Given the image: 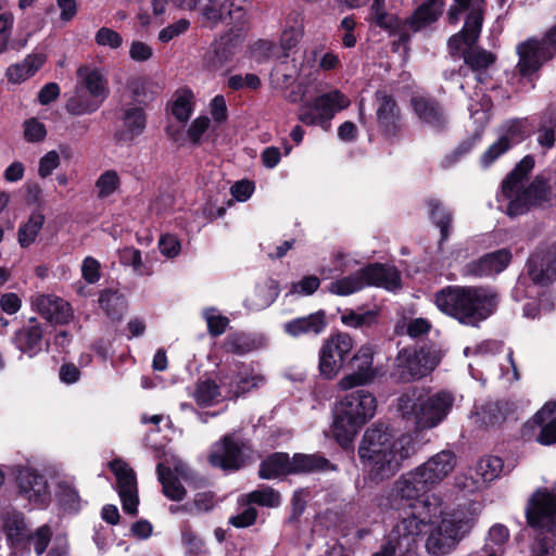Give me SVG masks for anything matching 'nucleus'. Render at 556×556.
<instances>
[{
  "label": "nucleus",
  "instance_id": "f257e3e1",
  "mask_svg": "<svg viewBox=\"0 0 556 556\" xmlns=\"http://www.w3.org/2000/svg\"><path fill=\"white\" fill-rule=\"evenodd\" d=\"M430 489L416 467L397 478L380 505L400 511V520L393 528L394 538L412 539L425 533L427 552L443 556L470 533L478 511L475 504L448 509L439 496L425 495Z\"/></svg>",
  "mask_w": 556,
  "mask_h": 556
},
{
  "label": "nucleus",
  "instance_id": "f03ea898",
  "mask_svg": "<svg viewBox=\"0 0 556 556\" xmlns=\"http://www.w3.org/2000/svg\"><path fill=\"white\" fill-rule=\"evenodd\" d=\"M413 454L414 443L409 434L394 437L379 427L368 428L358 447L364 468L375 481L394 476Z\"/></svg>",
  "mask_w": 556,
  "mask_h": 556
},
{
  "label": "nucleus",
  "instance_id": "7ed1b4c3",
  "mask_svg": "<svg viewBox=\"0 0 556 556\" xmlns=\"http://www.w3.org/2000/svg\"><path fill=\"white\" fill-rule=\"evenodd\" d=\"M434 303L439 311L460 324L477 327L493 314L497 296L485 288L450 286L435 293Z\"/></svg>",
  "mask_w": 556,
  "mask_h": 556
},
{
  "label": "nucleus",
  "instance_id": "20e7f679",
  "mask_svg": "<svg viewBox=\"0 0 556 556\" xmlns=\"http://www.w3.org/2000/svg\"><path fill=\"white\" fill-rule=\"evenodd\" d=\"M455 400L450 391L429 392L413 388L399 396L396 409L403 420L424 431L442 424L452 412Z\"/></svg>",
  "mask_w": 556,
  "mask_h": 556
},
{
  "label": "nucleus",
  "instance_id": "39448f33",
  "mask_svg": "<svg viewBox=\"0 0 556 556\" xmlns=\"http://www.w3.org/2000/svg\"><path fill=\"white\" fill-rule=\"evenodd\" d=\"M533 166V159L525 156L502 184L497 194L498 210L510 217L527 213L531 206L546 198L547 188L542 177L527 184V176Z\"/></svg>",
  "mask_w": 556,
  "mask_h": 556
},
{
  "label": "nucleus",
  "instance_id": "423d86ee",
  "mask_svg": "<svg viewBox=\"0 0 556 556\" xmlns=\"http://www.w3.org/2000/svg\"><path fill=\"white\" fill-rule=\"evenodd\" d=\"M377 410V400L367 390L353 391L340 399L333 409L332 434L344 448L351 446L358 431Z\"/></svg>",
  "mask_w": 556,
  "mask_h": 556
},
{
  "label": "nucleus",
  "instance_id": "0eeeda50",
  "mask_svg": "<svg viewBox=\"0 0 556 556\" xmlns=\"http://www.w3.org/2000/svg\"><path fill=\"white\" fill-rule=\"evenodd\" d=\"M401 278L394 267L370 265L363 267L352 275L333 280L327 286V291L339 296H348L368 286L395 290L400 287Z\"/></svg>",
  "mask_w": 556,
  "mask_h": 556
},
{
  "label": "nucleus",
  "instance_id": "6e6552de",
  "mask_svg": "<svg viewBox=\"0 0 556 556\" xmlns=\"http://www.w3.org/2000/svg\"><path fill=\"white\" fill-rule=\"evenodd\" d=\"M442 357L443 352L437 346L421 348L418 351L403 349L394 361L392 376L401 382L420 379L429 375Z\"/></svg>",
  "mask_w": 556,
  "mask_h": 556
},
{
  "label": "nucleus",
  "instance_id": "1a4fd4ad",
  "mask_svg": "<svg viewBox=\"0 0 556 556\" xmlns=\"http://www.w3.org/2000/svg\"><path fill=\"white\" fill-rule=\"evenodd\" d=\"M329 467V462L319 455L295 454L290 459L286 453H275L262 462L260 477L276 479L286 475L326 470Z\"/></svg>",
  "mask_w": 556,
  "mask_h": 556
},
{
  "label": "nucleus",
  "instance_id": "9d476101",
  "mask_svg": "<svg viewBox=\"0 0 556 556\" xmlns=\"http://www.w3.org/2000/svg\"><path fill=\"white\" fill-rule=\"evenodd\" d=\"M350 105V100L341 91L333 90L317 97L313 102H305L299 109V119L308 126L330 127L334 113Z\"/></svg>",
  "mask_w": 556,
  "mask_h": 556
},
{
  "label": "nucleus",
  "instance_id": "9b49d317",
  "mask_svg": "<svg viewBox=\"0 0 556 556\" xmlns=\"http://www.w3.org/2000/svg\"><path fill=\"white\" fill-rule=\"evenodd\" d=\"M353 346V339L348 333L330 336L323 343L318 354V370L320 376L325 379H333L342 369Z\"/></svg>",
  "mask_w": 556,
  "mask_h": 556
},
{
  "label": "nucleus",
  "instance_id": "f8f14e48",
  "mask_svg": "<svg viewBox=\"0 0 556 556\" xmlns=\"http://www.w3.org/2000/svg\"><path fill=\"white\" fill-rule=\"evenodd\" d=\"M376 118L383 136L401 137L405 135L406 124L396 100L384 90L375 93Z\"/></svg>",
  "mask_w": 556,
  "mask_h": 556
},
{
  "label": "nucleus",
  "instance_id": "ddd939ff",
  "mask_svg": "<svg viewBox=\"0 0 556 556\" xmlns=\"http://www.w3.org/2000/svg\"><path fill=\"white\" fill-rule=\"evenodd\" d=\"M375 350L371 345H362L352 357L353 371L342 377L338 387L346 391L355 387L371 383L378 376V369L374 366Z\"/></svg>",
  "mask_w": 556,
  "mask_h": 556
},
{
  "label": "nucleus",
  "instance_id": "4468645a",
  "mask_svg": "<svg viewBox=\"0 0 556 556\" xmlns=\"http://www.w3.org/2000/svg\"><path fill=\"white\" fill-rule=\"evenodd\" d=\"M16 482L21 495L35 506L43 507L50 502L47 479L35 468H16Z\"/></svg>",
  "mask_w": 556,
  "mask_h": 556
},
{
  "label": "nucleus",
  "instance_id": "2eb2a0df",
  "mask_svg": "<svg viewBox=\"0 0 556 556\" xmlns=\"http://www.w3.org/2000/svg\"><path fill=\"white\" fill-rule=\"evenodd\" d=\"M556 53L554 45L547 42V34L539 41L530 39L518 47V71L522 76L531 75L540 70L544 62L551 60Z\"/></svg>",
  "mask_w": 556,
  "mask_h": 556
},
{
  "label": "nucleus",
  "instance_id": "dca6fc26",
  "mask_svg": "<svg viewBox=\"0 0 556 556\" xmlns=\"http://www.w3.org/2000/svg\"><path fill=\"white\" fill-rule=\"evenodd\" d=\"M528 274L535 286H547L556 280V245L538 249L527 263Z\"/></svg>",
  "mask_w": 556,
  "mask_h": 556
},
{
  "label": "nucleus",
  "instance_id": "f3484780",
  "mask_svg": "<svg viewBox=\"0 0 556 556\" xmlns=\"http://www.w3.org/2000/svg\"><path fill=\"white\" fill-rule=\"evenodd\" d=\"M110 468L117 480V491L124 511L129 515H136L139 500L134 470L126 463L119 459L111 462Z\"/></svg>",
  "mask_w": 556,
  "mask_h": 556
},
{
  "label": "nucleus",
  "instance_id": "a211bd4d",
  "mask_svg": "<svg viewBox=\"0 0 556 556\" xmlns=\"http://www.w3.org/2000/svg\"><path fill=\"white\" fill-rule=\"evenodd\" d=\"M244 447L243 442L227 435L213 445L210 464L224 470H237L244 464Z\"/></svg>",
  "mask_w": 556,
  "mask_h": 556
},
{
  "label": "nucleus",
  "instance_id": "6ab92c4d",
  "mask_svg": "<svg viewBox=\"0 0 556 556\" xmlns=\"http://www.w3.org/2000/svg\"><path fill=\"white\" fill-rule=\"evenodd\" d=\"M159 480L163 486V493L172 501H181L186 495V490L182 486L180 479L187 480L190 473L188 466L180 459L173 458L170 465L166 466L163 463L157 465Z\"/></svg>",
  "mask_w": 556,
  "mask_h": 556
},
{
  "label": "nucleus",
  "instance_id": "aec40b11",
  "mask_svg": "<svg viewBox=\"0 0 556 556\" xmlns=\"http://www.w3.org/2000/svg\"><path fill=\"white\" fill-rule=\"evenodd\" d=\"M483 12L481 5L473 4L468 12L463 29L450 37L447 48L452 56H457L462 45L467 48L477 43L483 23Z\"/></svg>",
  "mask_w": 556,
  "mask_h": 556
},
{
  "label": "nucleus",
  "instance_id": "412c9836",
  "mask_svg": "<svg viewBox=\"0 0 556 556\" xmlns=\"http://www.w3.org/2000/svg\"><path fill=\"white\" fill-rule=\"evenodd\" d=\"M3 529L10 546V556H24L30 552V530L21 514H8Z\"/></svg>",
  "mask_w": 556,
  "mask_h": 556
},
{
  "label": "nucleus",
  "instance_id": "4be33fe9",
  "mask_svg": "<svg viewBox=\"0 0 556 556\" xmlns=\"http://www.w3.org/2000/svg\"><path fill=\"white\" fill-rule=\"evenodd\" d=\"M527 519L531 526H543L556 515V484L549 492L538 490L529 500Z\"/></svg>",
  "mask_w": 556,
  "mask_h": 556
},
{
  "label": "nucleus",
  "instance_id": "5701e85b",
  "mask_svg": "<svg viewBox=\"0 0 556 556\" xmlns=\"http://www.w3.org/2000/svg\"><path fill=\"white\" fill-rule=\"evenodd\" d=\"M31 303L34 308L51 323L67 324L73 317L70 303L59 296L38 294L34 296Z\"/></svg>",
  "mask_w": 556,
  "mask_h": 556
},
{
  "label": "nucleus",
  "instance_id": "b1692460",
  "mask_svg": "<svg viewBox=\"0 0 556 556\" xmlns=\"http://www.w3.org/2000/svg\"><path fill=\"white\" fill-rule=\"evenodd\" d=\"M410 106L418 119L435 129H443L446 124V115L442 104L430 97L413 96Z\"/></svg>",
  "mask_w": 556,
  "mask_h": 556
},
{
  "label": "nucleus",
  "instance_id": "393cba45",
  "mask_svg": "<svg viewBox=\"0 0 556 556\" xmlns=\"http://www.w3.org/2000/svg\"><path fill=\"white\" fill-rule=\"evenodd\" d=\"M12 342L29 357L39 354L43 348V331L38 320L35 317L29 318L28 323L15 332Z\"/></svg>",
  "mask_w": 556,
  "mask_h": 556
},
{
  "label": "nucleus",
  "instance_id": "a878e982",
  "mask_svg": "<svg viewBox=\"0 0 556 556\" xmlns=\"http://www.w3.org/2000/svg\"><path fill=\"white\" fill-rule=\"evenodd\" d=\"M454 467V455L451 452L442 451L417 466V469L422 473L429 486L432 488L445 479L453 471Z\"/></svg>",
  "mask_w": 556,
  "mask_h": 556
},
{
  "label": "nucleus",
  "instance_id": "bb28decb",
  "mask_svg": "<svg viewBox=\"0 0 556 556\" xmlns=\"http://www.w3.org/2000/svg\"><path fill=\"white\" fill-rule=\"evenodd\" d=\"M513 258L509 249H501L490 252L468 265L469 271L478 277L494 276L507 268Z\"/></svg>",
  "mask_w": 556,
  "mask_h": 556
},
{
  "label": "nucleus",
  "instance_id": "cd10ccee",
  "mask_svg": "<svg viewBox=\"0 0 556 556\" xmlns=\"http://www.w3.org/2000/svg\"><path fill=\"white\" fill-rule=\"evenodd\" d=\"M327 326L326 314L324 311H317L306 316L293 318L283 324L285 333L292 338L302 336H317L321 333Z\"/></svg>",
  "mask_w": 556,
  "mask_h": 556
},
{
  "label": "nucleus",
  "instance_id": "c85d7f7f",
  "mask_svg": "<svg viewBox=\"0 0 556 556\" xmlns=\"http://www.w3.org/2000/svg\"><path fill=\"white\" fill-rule=\"evenodd\" d=\"M266 343L267 339L264 334L236 332L226 338L224 349L228 353L244 355L264 348Z\"/></svg>",
  "mask_w": 556,
  "mask_h": 556
},
{
  "label": "nucleus",
  "instance_id": "c756f323",
  "mask_svg": "<svg viewBox=\"0 0 556 556\" xmlns=\"http://www.w3.org/2000/svg\"><path fill=\"white\" fill-rule=\"evenodd\" d=\"M443 12L442 0H427L405 21V25L414 31H420L428 25L438 21Z\"/></svg>",
  "mask_w": 556,
  "mask_h": 556
},
{
  "label": "nucleus",
  "instance_id": "7c9ffc66",
  "mask_svg": "<svg viewBox=\"0 0 556 556\" xmlns=\"http://www.w3.org/2000/svg\"><path fill=\"white\" fill-rule=\"evenodd\" d=\"M533 424L541 427L538 441L543 445L556 443V402L546 403L533 417Z\"/></svg>",
  "mask_w": 556,
  "mask_h": 556
},
{
  "label": "nucleus",
  "instance_id": "2f4dec72",
  "mask_svg": "<svg viewBox=\"0 0 556 556\" xmlns=\"http://www.w3.org/2000/svg\"><path fill=\"white\" fill-rule=\"evenodd\" d=\"M265 383V377L251 366H242L233 381L230 383L229 392L239 396Z\"/></svg>",
  "mask_w": 556,
  "mask_h": 556
},
{
  "label": "nucleus",
  "instance_id": "473e14b6",
  "mask_svg": "<svg viewBox=\"0 0 556 556\" xmlns=\"http://www.w3.org/2000/svg\"><path fill=\"white\" fill-rule=\"evenodd\" d=\"M533 545V556H556V520L552 517L543 526Z\"/></svg>",
  "mask_w": 556,
  "mask_h": 556
},
{
  "label": "nucleus",
  "instance_id": "72a5a7b5",
  "mask_svg": "<svg viewBox=\"0 0 556 556\" xmlns=\"http://www.w3.org/2000/svg\"><path fill=\"white\" fill-rule=\"evenodd\" d=\"M509 541V531L502 523L493 525L482 547L483 556H503Z\"/></svg>",
  "mask_w": 556,
  "mask_h": 556
},
{
  "label": "nucleus",
  "instance_id": "f704fd0d",
  "mask_svg": "<svg viewBox=\"0 0 556 556\" xmlns=\"http://www.w3.org/2000/svg\"><path fill=\"white\" fill-rule=\"evenodd\" d=\"M46 62L43 54H30L22 63L11 65L7 71L9 81L20 84L33 76Z\"/></svg>",
  "mask_w": 556,
  "mask_h": 556
},
{
  "label": "nucleus",
  "instance_id": "c9c22d12",
  "mask_svg": "<svg viewBox=\"0 0 556 556\" xmlns=\"http://www.w3.org/2000/svg\"><path fill=\"white\" fill-rule=\"evenodd\" d=\"M462 56L464 59V63L472 71V72H482L492 66L496 61V55L490 51L482 49L477 46V43L466 48Z\"/></svg>",
  "mask_w": 556,
  "mask_h": 556
},
{
  "label": "nucleus",
  "instance_id": "e433bc0d",
  "mask_svg": "<svg viewBox=\"0 0 556 556\" xmlns=\"http://www.w3.org/2000/svg\"><path fill=\"white\" fill-rule=\"evenodd\" d=\"M291 20L293 25L286 28L280 37V48L282 50L283 58H288L290 55V51L298 46L303 36V26L301 24L302 14L300 12H293L289 15V21Z\"/></svg>",
  "mask_w": 556,
  "mask_h": 556
},
{
  "label": "nucleus",
  "instance_id": "4c0bfd02",
  "mask_svg": "<svg viewBox=\"0 0 556 556\" xmlns=\"http://www.w3.org/2000/svg\"><path fill=\"white\" fill-rule=\"evenodd\" d=\"M43 223V214L39 211H35L29 215L28 219L20 226L17 240L22 248H28L36 241Z\"/></svg>",
  "mask_w": 556,
  "mask_h": 556
},
{
  "label": "nucleus",
  "instance_id": "58836bf2",
  "mask_svg": "<svg viewBox=\"0 0 556 556\" xmlns=\"http://www.w3.org/2000/svg\"><path fill=\"white\" fill-rule=\"evenodd\" d=\"M77 75L92 98L104 97L106 92L105 79L99 70H90L87 66L79 67Z\"/></svg>",
  "mask_w": 556,
  "mask_h": 556
},
{
  "label": "nucleus",
  "instance_id": "ea45409f",
  "mask_svg": "<svg viewBox=\"0 0 556 556\" xmlns=\"http://www.w3.org/2000/svg\"><path fill=\"white\" fill-rule=\"evenodd\" d=\"M278 290L274 281H269L255 289V294L245 300V306L252 311H260L268 307L277 298Z\"/></svg>",
  "mask_w": 556,
  "mask_h": 556
},
{
  "label": "nucleus",
  "instance_id": "a19ab883",
  "mask_svg": "<svg viewBox=\"0 0 556 556\" xmlns=\"http://www.w3.org/2000/svg\"><path fill=\"white\" fill-rule=\"evenodd\" d=\"M121 187V177L114 169H108L100 174L94 181L96 195L100 200H105L115 194Z\"/></svg>",
  "mask_w": 556,
  "mask_h": 556
},
{
  "label": "nucleus",
  "instance_id": "79ce46f5",
  "mask_svg": "<svg viewBox=\"0 0 556 556\" xmlns=\"http://www.w3.org/2000/svg\"><path fill=\"white\" fill-rule=\"evenodd\" d=\"M192 396L200 406H212L222 400L218 387L212 380L199 381L195 384Z\"/></svg>",
  "mask_w": 556,
  "mask_h": 556
},
{
  "label": "nucleus",
  "instance_id": "37998d69",
  "mask_svg": "<svg viewBox=\"0 0 556 556\" xmlns=\"http://www.w3.org/2000/svg\"><path fill=\"white\" fill-rule=\"evenodd\" d=\"M479 427H493L505 419L501 406L497 403H490L478 408L471 417Z\"/></svg>",
  "mask_w": 556,
  "mask_h": 556
},
{
  "label": "nucleus",
  "instance_id": "c03bdc74",
  "mask_svg": "<svg viewBox=\"0 0 556 556\" xmlns=\"http://www.w3.org/2000/svg\"><path fill=\"white\" fill-rule=\"evenodd\" d=\"M56 498L61 506L71 513H76L81 507V500L77 490L72 483L61 481L56 489Z\"/></svg>",
  "mask_w": 556,
  "mask_h": 556
},
{
  "label": "nucleus",
  "instance_id": "a18cd8bd",
  "mask_svg": "<svg viewBox=\"0 0 556 556\" xmlns=\"http://www.w3.org/2000/svg\"><path fill=\"white\" fill-rule=\"evenodd\" d=\"M124 127L132 137L142 135L147 126V115L142 108H129L124 111Z\"/></svg>",
  "mask_w": 556,
  "mask_h": 556
},
{
  "label": "nucleus",
  "instance_id": "49530a36",
  "mask_svg": "<svg viewBox=\"0 0 556 556\" xmlns=\"http://www.w3.org/2000/svg\"><path fill=\"white\" fill-rule=\"evenodd\" d=\"M430 217L440 228L441 239L444 240L448 235V226L452 222L451 212L442 205L439 200L431 199L428 202Z\"/></svg>",
  "mask_w": 556,
  "mask_h": 556
},
{
  "label": "nucleus",
  "instance_id": "de8ad7c7",
  "mask_svg": "<svg viewBox=\"0 0 556 556\" xmlns=\"http://www.w3.org/2000/svg\"><path fill=\"white\" fill-rule=\"evenodd\" d=\"M248 503L275 508L281 503L280 494L269 486L260 488L242 497Z\"/></svg>",
  "mask_w": 556,
  "mask_h": 556
},
{
  "label": "nucleus",
  "instance_id": "09e8293b",
  "mask_svg": "<svg viewBox=\"0 0 556 556\" xmlns=\"http://www.w3.org/2000/svg\"><path fill=\"white\" fill-rule=\"evenodd\" d=\"M99 305L112 319H118L125 309L124 300L114 291H103L99 298Z\"/></svg>",
  "mask_w": 556,
  "mask_h": 556
},
{
  "label": "nucleus",
  "instance_id": "8fccbe9b",
  "mask_svg": "<svg viewBox=\"0 0 556 556\" xmlns=\"http://www.w3.org/2000/svg\"><path fill=\"white\" fill-rule=\"evenodd\" d=\"M431 329V323L422 317L403 319L397 323L395 331L400 334L406 333L410 338H420L427 334Z\"/></svg>",
  "mask_w": 556,
  "mask_h": 556
},
{
  "label": "nucleus",
  "instance_id": "3c124183",
  "mask_svg": "<svg viewBox=\"0 0 556 556\" xmlns=\"http://www.w3.org/2000/svg\"><path fill=\"white\" fill-rule=\"evenodd\" d=\"M503 470V460L497 456H486L481 458L476 472L481 477L482 482H490L496 479Z\"/></svg>",
  "mask_w": 556,
  "mask_h": 556
},
{
  "label": "nucleus",
  "instance_id": "603ef678",
  "mask_svg": "<svg viewBox=\"0 0 556 556\" xmlns=\"http://www.w3.org/2000/svg\"><path fill=\"white\" fill-rule=\"evenodd\" d=\"M100 102L85 93L76 92L66 103V110L73 115H81L94 112L99 108Z\"/></svg>",
  "mask_w": 556,
  "mask_h": 556
},
{
  "label": "nucleus",
  "instance_id": "864d4df0",
  "mask_svg": "<svg viewBox=\"0 0 556 556\" xmlns=\"http://www.w3.org/2000/svg\"><path fill=\"white\" fill-rule=\"evenodd\" d=\"M193 94L190 90H184L170 104V113L180 123H186L192 112Z\"/></svg>",
  "mask_w": 556,
  "mask_h": 556
},
{
  "label": "nucleus",
  "instance_id": "5fc2aeb1",
  "mask_svg": "<svg viewBox=\"0 0 556 556\" xmlns=\"http://www.w3.org/2000/svg\"><path fill=\"white\" fill-rule=\"evenodd\" d=\"M132 98L139 103H148L153 99V83L148 77H137L129 81Z\"/></svg>",
  "mask_w": 556,
  "mask_h": 556
},
{
  "label": "nucleus",
  "instance_id": "6e6d98bb",
  "mask_svg": "<svg viewBox=\"0 0 556 556\" xmlns=\"http://www.w3.org/2000/svg\"><path fill=\"white\" fill-rule=\"evenodd\" d=\"M320 286V279L311 275L301 278L299 281L292 282L288 294L308 296L312 295Z\"/></svg>",
  "mask_w": 556,
  "mask_h": 556
},
{
  "label": "nucleus",
  "instance_id": "4d7b16f0",
  "mask_svg": "<svg viewBox=\"0 0 556 556\" xmlns=\"http://www.w3.org/2000/svg\"><path fill=\"white\" fill-rule=\"evenodd\" d=\"M532 135V125L528 119H514L504 126V134L498 139H514L516 137H530Z\"/></svg>",
  "mask_w": 556,
  "mask_h": 556
},
{
  "label": "nucleus",
  "instance_id": "13d9d810",
  "mask_svg": "<svg viewBox=\"0 0 556 556\" xmlns=\"http://www.w3.org/2000/svg\"><path fill=\"white\" fill-rule=\"evenodd\" d=\"M118 253L122 264L131 266L134 270L139 275L147 274L146 266L142 262L141 253L139 250L132 247H127L122 249Z\"/></svg>",
  "mask_w": 556,
  "mask_h": 556
},
{
  "label": "nucleus",
  "instance_id": "bf43d9fd",
  "mask_svg": "<svg viewBox=\"0 0 556 556\" xmlns=\"http://www.w3.org/2000/svg\"><path fill=\"white\" fill-rule=\"evenodd\" d=\"M203 316L206 320L208 331L212 336L222 334L229 323L228 318L223 316L215 308H206L203 312Z\"/></svg>",
  "mask_w": 556,
  "mask_h": 556
},
{
  "label": "nucleus",
  "instance_id": "052dcab7",
  "mask_svg": "<svg viewBox=\"0 0 556 556\" xmlns=\"http://www.w3.org/2000/svg\"><path fill=\"white\" fill-rule=\"evenodd\" d=\"M181 541L189 555L198 556L204 552L203 541L188 526L181 530Z\"/></svg>",
  "mask_w": 556,
  "mask_h": 556
},
{
  "label": "nucleus",
  "instance_id": "680f3d73",
  "mask_svg": "<svg viewBox=\"0 0 556 556\" xmlns=\"http://www.w3.org/2000/svg\"><path fill=\"white\" fill-rule=\"evenodd\" d=\"M553 308V301L551 294L544 292L541 294L539 303L535 300L528 302L523 306V315L528 318H536L541 312H549Z\"/></svg>",
  "mask_w": 556,
  "mask_h": 556
},
{
  "label": "nucleus",
  "instance_id": "e2e57ef3",
  "mask_svg": "<svg viewBox=\"0 0 556 556\" xmlns=\"http://www.w3.org/2000/svg\"><path fill=\"white\" fill-rule=\"evenodd\" d=\"M230 55V50L226 46L219 45L207 54L205 59V66L213 71L219 70L229 62Z\"/></svg>",
  "mask_w": 556,
  "mask_h": 556
},
{
  "label": "nucleus",
  "instance_id": "0e129e2a",
  "mask_svg": "<svg viewBox=\"0 0 556 556\" xmlns=\"http://www.w3.org/2000/svg\"><path fill=\"white\" fill-rule=\"evenodd\" d=\"M94 41L99 46L118 49L123 45L122 36L109 27H101L94 36Z\"/></svg>",
  "mask_w": 556,
  "mask_h": 556
},
{
  "label": "nucleus",
  "instance_id": "69168bd1",
  "mask_svg": "<svg viewBox=\"0 0 556 556\" xmlns=\"http://www.w3.org/2000/svg\"><path fill=\"white\" fill-rule=\"evenodd\" d=\"M51 530L47 525H43L36 529V531H30V544L34 545L35 552L37 555H42L51 540Z\"/></svg>",
  "mask_w": 556,
  "mask_h": 556
},
{
  "label": "nucleus",
  "instance_id": "338daca9",
  "mask_svg": "<svg viewBox=\"0 0 556 556\" xmlns=\"http://www.w3.org/2000/svg\"><path fill=\"white\" fill-rule=\"evenodd\" d=\"M255 190V184L249 179H241L236 181L231 188L230 193L238 202L248 201Z\"/></svg>",
  "mask_w": 556,
  "mask_h": 556
},
{
  "label": "nucleus",
  "instance_id": "774afa93",
  "mask_svg": "<svg viewBox=\"0 0 556 556\" xmlns=\"http://www.w3.org/2000/svg\"><path fill=\"white\" fill-rule=\"evenodd\" d=\"M539 139H556V111H548L542 117Z\"/></svg>",
  "mask_w": 556,
  "mask_h": 556
}]
</instances>
